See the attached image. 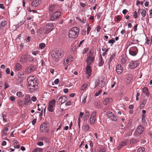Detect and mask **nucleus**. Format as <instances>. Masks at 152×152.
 <instances>
[{"label": "nucleus", "mask_w": 152, "mask_h": 152, "mask_svg": "<svg viewBox=\"0 0 152 152\" xmlns=\"http://www.w3.org/2000/svg\"><path fill=\"white\" fill-rule=\"evenodd\" d=\"M104 63V61L102 59V57L101 56L100 59L99 60V66H102Z\"/></svg>", "instance_id": "nucleus-31"}, {"label": "nucleus", "mask_w": 152, "mask_h": 152, "mask_svg": "<svg viewBox=\"0 0 152 152\" xmlns=\"http://www.w3.org/2000/svg\"><path fill=\"white\" fill-rule=\"evenodd\" d=\"M22 94V92L20 91L18 92L16 94V95L20 97H23Z\"/></svg>", "instance_id": "nucleus-42"}, {"label": "nucleus", "mask_w": 152, "mask_h": 152, "mask_svg": "<svg viewBox=\"0 0 152 152\" xmlns=\"http://www.w3.org/2000/svg\"><path fill=\"white\" fill-rule=\"evenodd\" d=\"M31 103V101L30 95L29 94L26 95L25 98V101L24 102V105H27Z\"/></svg>", "instance_id": "nucleus-12"}, {"label": "nucleus", "mask_w": 152, "mask_h": 152, "mask_svg": "<svg viewBox=\"0 0 152 152\" xmlns=\"http://www.w3.org/2000/svg\"><path fill=\"white\" fill-rule=\"evenodd\" d=\"M96 115V112L95 111H94L92 113L90 118V121L91 124H93L95 122Z\"/></svg>", "instance_id": "nucleus-13"}, {"label": "nucleus", "mask_w": 152, "mask_h": 152, "mask_svg": "<svg viewBox=\"0 0 152 152\" xmlns=\"http://www.w3.org/2000/svg\"><path fill=\"white\" fill-rule=\"evenodd\" d=\"M145 116H142V122L143 123H145Z\"/></svg>", "instance_id": "nucleus-51"}, {"label": "nucleus", "mask_w": 152, "mask_h": 152, "mask_svg": "<svg viewBox=\"0 0 152 152\" xmlns=\"http://www.w3.org/2000/svg\"><path fill=\"white\" fill-rule=\"evenodd\" d=\"M115 42V41L114 40L111 39L109 40L108 43H109L113 44Z\"/></svg>", "instance_id": "nucleus-56"}, {"label": "nucleus", "mask_w": 152, "mask_h": 152, "mask_svg": "<svg viewBox=\"0 0 152 152\" xmlns=\"http://www.w3.org/2000/svg\"><path fill=\"white\" fill-rule=\"evenodd\" d=\"M87 86V84L86 83L84 84L83 85L82 87L81 88V91H83L86 88Z\"/></svg>", "instance_id": "nucleus-39"}, {"label": "nucleus", "mask_w": 152, "mask_h": 152, "mask_svg": "<svg viewBox=\"0 0 152 152\" xmlns=\"http://www.w3.org/2000/svg\"><path fill=\"white\" fill-rule=\"evenodd\" d=\"M59 82V80L58 79H56L54 81V83L55 84H57Z\"/></svg>", "instance_id": "nucleus-57"}, {"label": "nucleus", "mask_w": 152, "mask_h": 152, "mask_svg": "<svg viewBox=\"0 0 152 152\" xmlns=\"http://www.w3.org/2000/svg\"><path fill=\"white\" fill-rule=\"evenodd\" d=\"M127 145V142L126 141L121 142L119 144V146L117 147V149L119 150L123 147Z\"/></svg>", "instance_id": "nucleus-22"}, {"label": "nucleus", "mask_w": 152, "mask_h": 152, "mask_svg": "<svg viewBox=\"0 0 152 152\" xmlns=\"http://www.w3.org/2000/svg\"><path fill=\"white\" fill-rule=\"evenodd\" d=\"M150 38L149 37H148L147 38V40H146V44L148 45L149 44L150 42Z\"/></svg>", "instance_id": "nucleus-64"}, {"label": "nucleus", "mask_w": 152, "mask_h": 152, "mask_svg": "<svg viewBox=\"0 0 152 152\" xmlns=\"http://www.w3.org/2000/svg\"><path fill=\"white\" fill-rule=\"evenodd\" d=\"M86 96H84L83 98V100L82 102V104H84L86 102Z\"/></svg>", "instance_id": "nucleus-45"}, {"label": "nucleus", "mask_w": 152, "mask_h": 152, "mask_svg": "<svg viewBox=\"0 0 152 152\" xmlns=\"http://www.w3.org/2000/svg\"><path fill=\"white\" fill-rule=\"evenodd\" d=\"M34 58H33L32 56H29L27 58V59H28L30 62L34 60Z\"/></svg>", "instance_id": "nucleus-41"}, {"label": "nucleus", "mask_w": 152, "mask_h": 152, "mask_svg": "<svg viewBox=\"0 0 152 152\" xmlns=\"http://www.w3.org/2000/svg\"><path fill=\"white\" fill-rule=\"evenodd\" d=\"M42 149L38 148L34 149L32 152H42Z\"/></svg>", "instance_id": "nucleus-33"}, {"label": "nucleus", "mask_w": 152, "mask_h": 152, "mask_svg": "<svg viewBox=\"0 0 152 152\" xmlns=\"http://www.w3.org/2000/svg\"><path fill=\"white\" fill-rule=\"evenodd\" d=\"M110 119L112 121H115L118 119V117L117 115L114 114L110 118Z\"/></svg>", "instance_id": "nucleus-29"}, {"label": "nucleus", "mask_w": 152, "mask_h": 152, "mask_svg": "<svg viewBox=\"0 0 152 152\" xmlns=\"http://www.w3.org/2000/svg\"><path fill=\"white\" fill-rule=\"evenodd\" d=\"M116 71L117 73L120 74L122 73L123 69L122 67L120 64H118L116 67Z\"/></svg>", "instance_id": "nucleus-17"}, {"label": "nucleus", "mask_w": 152, "mask_h": 152, "mask_svg": "<svg viewBox=\"0 0 152 152\" xmlns=\"http://www.w3.org/2000/svg\"><path fill=\"white\" fill-rule=\"evenodd\" d=\"M104 82H102V81L101 83H100L99 85V86L101 87H103L104 86Z\"/></svg>", "instance_id": "nucleus-52"}, {"label": "nucleus", "mask_w": 152, "mask_h": 152, "mask_svg": "<svg viewBox=\"0 0 152 152\" xmlns=\"http://www.w3.org/2000/svg\"><path fill=\"white\" fill-rule=\"evenodd\" d=\"M79 32V28L74 27L71 28L69 33V37L70 38H75L78 36Z\"/></svg>", "instance_id": "nucleus-3"}, {"label": "nucleus", "mask_w": 152, "mask_h": 152, "mask_svg": "<svg viewBox=\"0 0 152 152\" xmlns=\"http://www.w3.org/2000/svg\"><path fill=\"white\" fill-rule=\"evenodd\" d=\"M143 127L141 125L139 126L136 129V131L134 133V136H137V135L140 134L144 131Z\"/></svg>", "instance_id": "nucleus-8"}, {"label": "nucleus", "mask_w": 152, "mask_h": 152, "mask_svg": "<svg viewBox=\"0 0 152 152\" xmlns=\"http://www.w3.org/2000/svg\"><path fill=\"white\" fill-rule=\"evenodd\" d=\"M40 1L39 0H34L31 2L32 6L34 7H36L39 4Z\"/></svg>", "instance_id": "nucleus-20"}, {"label": "nucleus", "mask_w": 152, "mask_h": 152, "mask_svg": "<svg viewBox=\"0 0 152 152\" xmlns=\"http://www.w3.org/2000/svg\"><path fill=\"white\" fill-rule=\"evenodd\" d=\"M73 57L72 56H68L64 60V64L66 65H69L73 60Z\"/></svg>", "instance_id": "nucleus-10"}, {"label": "nucleus", "mask_w": 152, "mask_h": 152, "mask_svg": "<svg viewBox=\"0 0 152 152\" xmlns=\"http://www.w3.org/2000/svg\"><path fill=\"white\" fill-rule=\"evenodd\" d=\"M25 22V20H23L22 21H21L18 24V26H19L17 27H16V26L15 25H13V27L15 28V30H16L17 29H18L20 26L23 24Z\"/></svg>", "instance_id": "nucleus-30"}, {"label": "nucleus", "mask_w": 152, "mask_h": 152, "mask_svg": "<svg viewBox=\"0 0 152 152\" xmlns=\"http://www.w3.org/2000/svg\"><path fill=\"white\" fill-rule=\"evenodd\" d=\"M61 13L60 11L58 10L55 12L50 17V20L54 21L55 19L59 18L61 16Z\"/></svg>", "instance_id": "nucleus-7"}, {"label": "nucleus", "mask_w": 152, "mask_h": 152, "mask_svg": "<svg viewBox=\"0 0 152 152\" xmlns=\"http://www.w3.org/2000/svg\"><path fill=\"white\" fill-rule=\"evenodd\" d=\"M101 27L100 26H97V28H96V31H97V32H99L100 30L101 29Z\"/></svg>", "instance_id": "nucleus-59"}, {"label": "nucleus", "mask_w": 152, "mask_h": 152, "mask_svg": "<svg viewBox=\"0 0 152 152\" xmlns=\"http://www.w3.org/2000/svg\"><path fill=\"white\" fill-rule=\"evenodd\" d=\"M143 92L145 93L148 91V89L147 87H144L142 88Z\"/></svg>", "instance_id": "nucleus-47"}, {"label": "nucleus", "mask_w": 152, "mask_h": 152, "mask_svg": "<svg viewBox=\"0 0 152 152\" xmlns=\"http://www.w3.org/2000/svg\"><path fill=\"white\" fill-rule=\"evenodd\" d=\"M133 16L134 17V18H137V15L136 11H134V15Z\"/></svg>", "instance_id": "nucleus-60"}, {"label": "nucleus", "mask_w": 152, "mask_h": 152, "mask_svg": "<svg viewBox=\"0 0 152 152\" xmlns=\"http://www.w3.org/2000/svg\"><path fill=\"white\" fill-rule=\"evenodd\" d=\"M45 44L44 43H41L39 45V48L40 49H42L45 47Z\"/></svg>", "instance_id": "nucleus-37"}, {"label": "nucleus", "mask_w": 152, "mask_h": 152, "mask_svg": "<svg viewBox=\"0 0 152 152\" xmlns=\"http://www.w3.org/2000/svg\"><path fill=\"white\" fill-rule=\"evenodd\" d=\"M145 151V149L143 147L139 148L137 150V152H144Z\"/></svg>", "instance_id": "nucleus-43"}, {"label": "nucleus", "mask_w": 152, "mask_h": 152, "mask_svg": "<svg viewBox=\"0 0 152 152\" xmlns=\"http://www.w3.org/2000/svg\"><path fill=\"white\" fill-rule=\"evenodd\" d=\"M113 114H113L110 111H108L107 113V115L110 119Z\"/></svg>", "instance_id": "nucleus-36"}, {"label": "nucleus", "mask_w": 152, "mask_h": 152, "mask_svg": "<svg viewBox=\"0 0 152 152\" xmlns=\"http://www.w3.org/2000/svg\"><path fill=\"white\" fill-rule=\"evenodd\" d=\"M54 27L53 23H49L46 25L44 28L41 29V31L44 33H48L53 30Z\"/></svg>", "instance_id": "nucleus-4"}, {"label": "nucleus", "mask_w": 152, "mask_h": 152, "mask_svg": "<svg viewBox=\"0 0 152 152\" xmlns=\"http://www.w3.org/2000/svg\"><path fill=\"white\" fill-rule=\"evenodd\" d=\"M146 10L144 9H143L142 10V11L141 13L143 17H145L146 15Z\"/></svg>", "instance_id": "nucleus-44"}, {"label": "nucleus", "mask_w": 152, "mask_h": 152, "mask_svg": "<svg viewBox=\"0 0 152 152\" xmlns=\"http://www.w3.org/2000/svg\"><path fill=\"white\" fill-rule=\"evenodd\" d=\"M89 115V114L88 111L87 110L86 111L85 114V118H84L85 120H86L87 119Z\"/></svg>", "instance_id": "nucleus-35"}, {"label": "nucleus", "mask_w": 152, "mask_h": 152, "mask_svg": "<svg viewBox=\"0 0 152 152\" xmlns=\"http://www.w3.org/2000/svg\"><path fill=\"white\" fill-rule=\"evenodd\" d=\"M9 129L8 128L5 127L4 128L2 135L3 136H5L9 134L8 132Z\"/></svg>", "instance_id": "nucleus-26"}, {"label": "nucleus", "mask_w": 152, "mask_h": 152, "mask_svg": "<svg viewBox=\"0 0 152 152\" xmlns=\"http://www.w3.org/2000/svg\"><path fill=\"white\" fill-rule=\"evenodd\" d=\"M60 7L57 4H53L50 5L49 7V10L50 12L54 11H57L59 10Z\"/></svg>", "instance_id": "nucleus-11"}, {"label": "nucleus", "mask_w": 152, "mask_h": 152, "mask_svg": "<svg viewBox=\"0 0 152 152\" xmlns=\"http://www.w3.org/2000/svg\"><path fill=\"white\" fill-rule=\"evenodd\" d=\"M146 111L145 110H142V116H145V113H146Z\"/></svg>", "instance_id": "nucleus-63"}, {"label": "nucleus", "mask_w": 152, "mask_h": 152, "mask_svg": "<svg viewBox=\"0 0 152 152\" xmlns=\"http://www.w3.org/2000/svg\"><path fill=\"white\" fill-rule=\"evenodd\" d=\"M18 105L21 107L24 106V104L23 103V101L21 99H18Z\"/></svg>", "instance_id": "nucleus-34"}, {"label": "nucleus", "mask_w": 152, "mask_h": 152, "mask_svg": "<svg viewBox=\"0 0 152 152\" xmlns=\"http://www.w3.org/2000/svg\"><path fill=\"white\" fill-rule=\"evenodd\" d=\"M39 140L40 141H44L46 142L48 141V140L45 137H41L39 138Z\"/></svg>", "instance_id": "nucleus-32"}, {"label": "nucleus", "mask_w": 152, "mask_h": 152, "mask_svg": "<svg viewBox=\"0 0 152 152\" xmlns=\"http://www.w3.org/2000/svg\"><path fill=\"white\" fill-rule=\"evenodd\" d=\"M112 101V99L111 98H107L105 99L103 102L104 104L105 105H107L109 104L110 102Z\"/></svg>", "instance_id": "nucleus-21"}, {"label": "nucleus", "mask_w": 152, "mask_h": 152, "mask_svg": "<svg viewBox=\"0 0 152 152\" xmlns=\"http://www.w3.org/2000/svg\"><path fill=\"white\" fill-rule=\"evenodd\" d=\"M27 80L29 87V91L30 92H33L37 88V83L36 77L30 76L28 78Z\"/></svg>", "instance_id": "nucleus-1"}, {"label": "nucleus", "mask_w": 152, "mask_h": 152, "mask_svg": "<svg viewBox=\"0 0 152 152\" xmlns=\"http://www.w3.org/2000/svg\"><path fill=\"white\" fill-rule=\"evenodd\" d=\"M10 99L11 101L13 102H15V98L14 96H11L10 97Z\"/></svg>", "instance_id": "nucleus-48"}, {"label": "nucleus", "mask_w": 152, "mask_h": 152, "mask_svg": "<svg viewBox=\"0 0 152 152\" xmlns=\"http://www.w3.org/2000/svg\"><path fill=\"white\" fill-rule=\"evenodd\" d=\"M129 54L132 56L136 55L138 52V49L136 47L130 48L129 50Z\"/></svg>", "instance_id": "nucleus-9"}, {"label": "nucleus", "mask_w": 152, "mask_h": 152, "mask_svg": "<svg viewBox=\"0 0 152 152\" xmlns=\"http://www.w3.org/2000/svg\"><path fill=\"white\" fill-rule=\"evenodd\" d=\"M67 100V98L66 97L64 96H60L58 99V100L57 102L59 104L61 103L62 104L66 102Z\"/></svg>", "instance_id": "nucleus-14"}, {"label": "nucleus", "mask_w": 152, "mask_h": 152, "mask_svg": "<svg viewBox=\"0 0 152 152\" xmlns=\"http://www.w3.org/2000/svg\"><path fill=\"white\" fill-rule=\"evenodd\" d=\"M32 54L35 56H37L39 54V51L37 50L32 51L31 52Z\"/></svg>", "instance_id": "nucleus-38"}, {"label": "nucleus", "mask_w": 152, "mask_h": 152, "mask_svg": "<svg viewBox=\"0 0 152 152\" xmlns=\"http://www.w3.org/2000/svg\"><path fill=\"white\" fill-rule=\"evenodd\" d=\"M91 29V28L89 26H88V27L87 28V34L88 35V34L90 31Z\"/></svg>", "instance_id": "nucleus-55"}, {"label": "nucleus", "mask_w": 152, "mask_h": 152, "mask_svg": "<svg viewBox=\"0 0 152 152\" xmlns=\"http://www.w3.org/2000/svg\"><path fill=\"white\" fill-rule=\"evenodd\" d=\"M6 72L7 74H9L10 73V69L9 68H7L6 70Z\"/></svg>", "instance_id": "nucleus-58"}, {"label": "nucleus", "mask_w": 152, "mask_h": 152, "mask_svg": "<svg viewBox=\"0 0 152 152\" xmlns=\"http://www.w3.org/2000/svg\"><path fill=\"white\" fill-rule=\"evenodd\" d=\"M140 94L139 93H137L136 94V100L137 101L139 100L138 96H140Z\"/></svg>", "instance_id": "nucleus-62"}, {"label": "nucleus", "mask_w": 152, "mask_h": 152, "mask_svg": "<svg viewBox=\"0 0 152 152\" xmlns=\"http://www.w3.org/2000/svg\"><path fill=\"white\" fill-rule=\"evenodd\" d=\"M89 129V126L88 124L86 123H84L82 127V130L83 131H86L88 130Z\"/></svg>", "instance_id": "nucleus-25"}, {"label": "nucleus", "mask_w": 152, "mask_h": 152, "mask_svg": "<svg viewBox=\"0 0 152 152\" xmlns=\"http://www.w3.org/2000/svg\"><path fill=\"white\" fill-rule=\"evenodd\" d=\"M121 19V18L120 16H117L116 17V20L118 22H119Z\"/></svg>", "instance_id": "nucleus-53"}, {"label": "nucleus", "mask_w": 152, "mask_h": 152, "mask_svg": "<svg viewBox=\"0 0 152 152\" xmlns=\"http://www.w3.org/2000/svg\"><path fill=\"white\" fill-rule=\"evenodd\" d=\"M7 24V22L6 20H3L1 22L0 24V28L1 29L5 27Z\"/></svg>", "instance_id": "nucleus-23"}, {"label": "nucleus", "mask_w": 152, "mask_h": 152, "mask_svg": "<svg viewBox=\"0 0 152 152\" xmlns=\"http://www.w3.org/2000/svg\"><path fill=\"white\" fill-rule=\"evenodd\" d=\"M89 143L90 146L91 147V148H92L93 146V142L92 141L90 140L89 141Z\"/></svg>", "instance_id": "nucleus-50"}, {"label": "nucleus", "mask_w": 152, "mask_h": 152, "mask_svg": "<svg viewBox=\"0 0 152 152\" xmlns=\"http://www.w3.org/2000/svg\"><path fill=\"white\" fill-rule=\"evenodd\" d=\"M37 145L39 146H41L43 145V142L40 141L37 142Z\"/></svg>", "instance_id": "nucleus-54"}, {"label": "nucleus", "mask_w": 152, "mask_h": 152, "mask_svg": "<svg viewBox=\"0 0 152 152\" xmlns=\"http://www.w3.org/2000/svg\"><path fill=\"white\" fill-rule=\"evenodd\" d=\"M121 63L122 64H124L126 62L125 58L122 57L121 59Z\"/></svg>", "instance_id": "nucleus-40"}, {"label": "nucleus", "mask_w": 152, "mask_h": 152, "mask_svg": "<svg viewBox=\"0 0 152 152\" xmlns=\"http://www.w3.org/2000/svg\"><path fill=\"white\" fill-rule=\"evenodd\" d=\"M94 61V57L93 53L89 51L87 54L86 62L88 65H90Z\"/></svg>", "instance_id": "nucleus-5"}, {"label": "nucleus", "mask_w": 152, "mask_h": 152, "mask_svg": "<svg viewBox=\"0 0 152 152\" xmlns=\"http://www.w3.org/2000/svg\"><path fill=\"white\" fill-rule=\"evenodd\" d=\"M55 104L56 100L54 99H53L49 102L48 108V110L49 112H52L53 111L55 107Z\"/></svg>", "instance_id": "nucleus-6"}, {"label": "nucleus", "mask_w": 152, "mask_h": 152, "mask_svg": "<svg viewBox=\"0 0 152 152\" xmlns=\"http://www.w3.org/2000/svg\"><path fill=\"white\" fill-rule=\"evenodd\" d=\"M37 120L36 119H34L32 121L31 123L33 125H35L36 122Z\"/></svg>", "instance_id": "nucleus-61"}, {"label": "nucleus", "mask_w": 152, "mask_h": 152, "mask_svg": "<svg viewBox=\"0 0 152 152\" xmlns=\"http://www.w3.org/2000/svg\"><path fill=\"white\" fill-rule=\"evenodd\" d=\"M115 53H113L110 57V58L108 60V64L109 65H110V63L112 60L115 58Z\"/></svg>", "instance_id": "nucleus-28"}, {"label": "nucleus", "mask_w": 152, "mask_h": 152, "mask_svg": "<svg viewBox=\"0 0 152 152\" xmlns=\"http://www.w3.org/2000/svg\"><path fill=\"white\" fill-rule=\"evenodd\" d=\"M22 68V66L19 63H17L15 64V69L17 71H18L21 69Z\"/></svg>", "instance_id": "nucleus-27"}, {"label": "nucleus", "mask_w": 152, "mask_h": 152, "mask_svg": "<svg viewBox=\"0 0 152 152\" xmlns=\"http://www.w3.org/2000/svg\"><path fill=\"white\" fill-rule=\"evenodd\" d=\"M31 100L33 102H34L36 101L37 99L35 96H34L31 98Z\"/></svg>", "instance_id": "nucleus-49"}, {"label": "nucleus", "mask_w": 152, "mask_h": 152, "mask_svg": "<svg viewBox=\"0 0 152 152\" xmlns=\"http://www.w3.org/2000/svg\"><path fill=\"white\" fill-rule=\"evenodd\" d=\"M27 58L25 56H23L21 57L20 62L22 64L26 63L27 61Z\"/></svg>", "instance_id": "nucleus-24"}, {"label": "nucleus", "mask_w": 152, "mask_h": 152, "mask_svg": "<svg viewBox=\"0 0 152 152\" xmlns=\"http://www.w3.org/2000/svg\"><path fill=\"white\" fill-rule=\"evenodd\" d=\"M35 69L34 66H33L28 67L25 70V72L26 73H29L33 71Z\"/></svg>", "instance_id": "nucleus-16"}, {"label": "nucleus", "mask_w": 152, "mask_h": 152, "mask_svg": "<svg viewBox=\"0 0 152 152\" xmlns=\"http://www.w3.org/2000/svg\"><path fill=\"white\" fill-rule=\"evenodd\" d=\"M47 124L43 123L41 124L40 126V129L42 132H44L45 130H47Z\"/></svg>", "instance_id": "nucleus-18"}, {"label": "nucleus", "mask_w": 152, "mask_h": 152, "mask_svg": "<svg viewBox=\"0 0 152 152\" xmlns=\"http://www.w3.org/2000/svg\"><path fill=\"white\" fill-rule=\"evenodd\" d=\"M72 104V103L71 101H69L65 103V105L66 106L71 105Z\"/></svg>", "instance_id": "nucleus-46"}, {"label": "nucleus", "mask_w": 152, "mask_h": 152, "mask_svg": "<svg viewBox=\"0 0 152 152\" xmlns=\"http://www.w3.org/2000/svg\"><path fill=\"white\" fill-rule=\"evenodd\" d=\"M86 74L87 75L88 77H90L91 75V70L90 65H87L86 66Z\"/></svg>", "instance_id": "nucleus-19"}, {"label": "nucleus", "mask_w": 152, "mask_h": 152, "mask_svg": "<svg viewBox=\"0 0 152 152\" xmlns=\"http://www.w3.org/2000/svg\"><path fill=\"white\" fill-rule=\"evenodd\" d=\"M51 54L53 61L57 62L63 57V52L61 50H53Z\"/></svg>", "instance_id": "nucleus-2"}, {"label": "nucleus", "mask_w": 152, "mask_h": 152, "mask_svg": "<svg viewBox=\"0 0 152 152\" xmlns=\"http://www.w3.org/2000/svg\"><path fill=\"white\" fill-rule=\"evenodd\" d=\"M138 66L137 63V61H131L129 64V67L130 69H133L137 66Z\"/></svg>", "instance_id": "nucleus-15"}]
</instances>
